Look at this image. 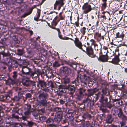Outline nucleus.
<instances>
[{
  "instance_id": "aec40b11",
  "label": "nucleus",
  "mask_w": 127,
  "mask_h": 127,
  "mask_svg": "<svg viewBox=\"0 0 127 127\" xmlns=\"http://www.w3.org/2000/svg\"><path fill=\"white\" fill-rule=\"evenodd\" d=\"M18 54L19 55H22L24 53V51L23 49H18L17 50Z\"/></svg>"
},
{
  "instance_id": "69168bd1",
  "label": "nucleus",
  "mask_w": 127,
  "mask_h": 127,
  "mask_svg": "<svg viewBox=\"0 0 127 127\" xmlns=\"http://www.w3.org/2000/svg\"><path fill=\"white\" fill-rule=\"evenodd\" d=\"M57 22H55V26H56L57 25Z\"/></svg>"
},
{
  "instance_id": "cd10ccee",
  "label": "nucleus",
  "mask_w": 127,
  "mask_h": 127,
  "mask_svg": "<svg viewBox=\"0 0 127 127\" xmlns=\"http://www.w3.org/2000/svg\"><path fill=\"white\" fill-rule=\"evenodd\" d=\"M17 73L16 71H14L13 72V75H12V77L13 78L15 79L17 77Z\"/></svg>"
},
{
  "instance_id": "5701e85b",
  "label": "nucleus",
  "mask_w": 127,
  "mask_h": 127,
  "mask_svg": "<svg viewBox=\"0 0 127 127\" xmlns=\"http://www.w3.org/2000/svg\"><path fill=\"white\" fill-rule=\"evenodd\" d=\"M20 99V97L19 96V95L15 96L13 100L14 101H17L19 100Z\"/></svg>"
},
{
  "instance_id": "423d86ee",
  "label": "nucleus",
  "mask_w": 127,
  "mask_h": 127,
  "mask_svg": "<svg viewBox=\"0 0 127 127\" xmlns=\"http://www.w3.org/2000/svg\"><path fill=\"white\" fill-rule=\"evenodd\" d=\"M114 119V118L111 115H108L106 118V123L108 124L112 123Z\"/></svg>"
},
{
  "instance_id": "4468645a",
  "label": "nucleus",
  "mask_w": 127,
  "mask_h": 127,
  "mask_svg": "<svg viewBox=\"0 0 127 127\" xmlns=\"http://www.w3.org/2000/svg\"><path fill=\"white\" fill-rule=\"evenodd\" d=\"M38 82L39 84L40 85V86L41 87L44 86H45L46 85L45 82L41 80H39L38 81Z\"/></svg>"
},
{
  "instance_id": "f03ea898",
  "label": "nucleus",
  "mask_w": 127,
  "mask_h": 127,
  "mask_svg": "<svg viewBox=\"0 0 127 127\" xmlns=\"http://www.w3.org/2000/svg\"><path fill=\"white\" fill-rule=\"evenodd\" d=\"M98 89L96 88H95L93 90L88 89V92L89 95H92L95 98H97L100 96V93L99 92H98L97 94H95V93L98 92Z\"/></svg>"
},
{
  "instance_id": "2eb2a0df",
  "label": "nucleus",
  "mask_w": 127,
  "mask_h": 127,
  "mask_svg": "<svg viewBox=\"0 0 127 127\" xmlns=\"http://www.w3.org/2000/svg\"><path fill=\"white\" fill-rule=\"evenodd\" d=\"M46 123L48 124H53L54 122L53 120L51 118H49L46 121Z\"/></svg>"
},
{
  "instance_id": "49530a36",
  "label": "nucleus",
  "mask_w": 127,
  "mask_h": 127,
  "mask_svg": "<svg viewBox=\"0 0 127 127\" xmlns=\"http://www.w3.org/2000/svg\"><path fill=\"white\" fill-rule=\"evenodd\" d=\"M43 90L44 91L47 92H49V90L48 89V88H46L43 89Z\"/></svg>"
},
{
  "instance_id": "3c124183",
  "label": "nucleus",
  "mask_w": 127,
  "mask_h": 127,
  "mask_svg": "<svg viewBox=\"0 0 127 127\" xmlns=\"http://www.w3.org/2000/svg\"><path fill=\"white\" fill-rule=\"evenodd\" d=\"M59 87V88L60 89H61V88L63 89L64 88V86H63L61 85H60Z\"/></svg>"
},
{
  "instance_id": "79ce46f5",
  "label": "nucleus",
  "mask_w": 127,
  "mask_h": 127,
  "mask_svg": "<svg viewBox=\"0 0 127 127\" xmlns=\"http://www.w3.org/2000/svg\"><path fill=\"white\" fill-rule=\"evenodd\" d=\"M40 37L39 36H38L37 38L34 37L33 38V39L34 40H35L36 41H39V39H40Z\"/></svg>"
},
{
  "instance_id": "c03bdc74",
  "label": "nucleus",
  "mask_w": 127,
  "mask_h": 127,
  "mask_svg": "<svg viewBox=\"0 0 127 127\" xmlns=\"http://www.w3.org/2000/svg\"><path fill=\"white\" fill-rule=\"evenodd\" d=\"M54 126L53 124H48V127H53Z\"/></svg>"
},
{
  "instance_id": "6e6552de",
  "label": "nucleus",
  "mask_w": 127,
  "mask_h": 127,
  "mask_svg": "<svg viewBox=\"0 0 127 127\" xmlns=\"http://www.w3.org/2000/svg\"><path fill=\"white\" fill-rule=\"evenodd\" d=\"M84 52L86 53L90 57H92V55L93 54V51L92 48H85V50L83 49L82 48H80Z\"/></svg>"
},
{
  "instance_id": "09e8293b",
  "label": "nucleus",
  "mask_w": 127,
  "mask_h": 127,
  "mask_svg": "<svg viewBox=\"0 0 127 127\" xmlns=\"http://www.w3.org/2000/svg\"><path fill=\"white\" fill-rule=\"evenodd\" d=\"M46 101H44V102H41V103L42 104V105L43 106H45L46 104Z\"/></svg>"
},
{
  "instance_id": "c9c22d12",
  "label": "nucleus",
  "mask_w": 127,
  "mask_h": 127,
  "mask_svg": "<svg viewBox=\"0 0 127 127\" xmlns=\"http://www.w3.org/2000/svg\"><path fill=\"white\" fill-rule=\"evenodd\" d=\"M33 124V123L32 122H30L28 123V125L29 126H32Z\"/></svg>"
},
{
  "instance_id": "58836bf2",
  "label": "nucleus",
  "mask_w": 127,
  "mask_h": 127,
  "mask_svg": "<svg viewBox=\"0 0 127 127\" xmlns=\"http://www.w3.org/2000/svg\"><path fill=\"white\" fill-rule=\"evenodd\" d=\"M46 119V117H41L40 118V119L41 120H42L44 121Z\"/></svg>"
},
{
  "instance_id": "ddd939ff",
  "label": "nucleus",
  "mask_w": 127,
  "mask_h": 127,
  "mask_svg": "<svg viewBox=\"0 0 127 127\" xmlns=\"http://www.w3.org/2000/svg\"><path fill=\"white\" fill-rule=\"evenodd\" d=\"M34 8V7H32V8L30 9L29 11L27 13H26L24 14L23 16V17H25L27 16L30 14L32 11L33 9Z\"/></svg>"
},
{
  "instance_id": "f3484780",
  "label": "nucleus",
  "mask_w": 127,
  "mask_h": 127,
  "mask_svg": "<svg viewBox=\"0 0 127 127\" xmlns=\"http://www.w3.org/2000/svg\"><path fill=\"white\" fill-rule=\"evenodd\" d=\"M103 3L101 4V9L102 10H103L107 6V4L106 2H103Z\"/></svg>"
},
{
  "instance_id": "c756f323",
  "label": "nucleus",
  "mask_w": 127,
  "mask_h": 127,
  "mask_svg": "<svg viewBox=\"0 0 127 127\" xmlns=\"http://www.w3.org/2000/svg\"><path fill=\"white\" fill-rule=\"evenodd\" d=\"M70 79L69 78L65 79L64 80V82L65 83H68L69 82Z\"/></svg>"
},
{
  "instance_id": "f704fd0d",
  "label": "nucleus",
  "mask_w": 127,
  "mask_h": 127,
  "mask_svg": "<svg viewBox=\"0 0 127 127\" xmlns=\"http://www.w3.org/2000/svg\"><path fill=\"white\" fill-rule=\"evenodd\" d=\"M12 118H14L16 119H18L19 117L17 115H16L14 114H13L12 115Z\"/></svg>"
},
{
  "instance_id": "1a4fd4ad",
  "label": "nucleus",
  "mask_w": 127,
  "mask_h": 127,
  "mask_svg": "<svg viewBox=\"0 0 127 127\" xmlns=\"http://www.w3.org/2000/svg\"><path fill=\"white\" fill-rule=\"evenodd\" d=\"M118 117L121 118L123 120H126L127 118L126 117L124 116L123 113L122 111V110L121 108H119L118 109Z\"/></svg>"
},
{
  "instance_id": "603ef678",
  "label": "nucleus",
  "mask_w": 127,
  "mask_h": 127,
  "mask_svg": "<svg viewBox=\"0 0 127 127\" xmlns=\"http://www.w3.org/2000/svg\"><path fill=\"white\" fill-rule=\"evenodd\" d=\"M55 30L58 31V33H61V32H60V30L59 29L56 28V29Z\"/></svg>"
},
{
  "instance_id": "39448f33",
  "label": "nucleus",
  "mask_w": 127,
  "mask_h": 127,
  "mask_svg": "<svg viewBox=\"0 0 127 127\" xmlns=\"http://www.w3.org/2000/svg\"><path fill=\"white\" fill-rule=\"evenodd\" d=\"M63 71L65 74L71 76H72L74 73L73 70L66 67H63Z\"/></svg>"
},
{
  "instance_id": "dca6fc26",
  "label": "nucleus",
  "mask_w": 127,
  "mask_h": 127,
  "mask_svg": "<svg viewBox=\"0 0 127 127\" xmlns=\"http://www.w3.org/2000/svg\"><path fill=\"white\" fill-rule=\"evenodd\" d=\"M86 91V90L83 89H80L79 93L81 95V97L79 98V99H81L82 98L81 96H83V93Z\"/></svg>"
},
{
  "instance_id": "774afa93",
  "label": "nucleus",
  "mask_w": 127,
  "mask_h": 127,
  "mask_svg": "<svg viewBox=\"0 0 127 127\" xmlns=\"http://www.w3.org/2000/svg\"><path fill=\"white\" fill-rule=\"evenodd\" d=\"M34 74V73H32V76H33Z\"/></svg>"
},
{
  "instance_id": "a19ab883",
  "label": "nucleus",
  "mask_w": 127,
  "mask_h": 127,
  "mask_svg": "<svg viewBox=\"0 0 127 127\" xmlns=\"http://www.w3.org/2000/svg\"><path fill=\"white\" fill-rule=\"evenodd\" d=\"M98 45L99 46H101V44L100 43H98V44H95L94 45V46L95 47H98ZM99 47V46H98V47Z\"/></svg>"
},
{
  "instance_id": "9d476101",
  "label": "nucleus",
  "mask_w": 127,
  "mask_h": 127,
  "mask_svg": "<svg viewBox=\"0 0 127 127\" xmlns=\"http://www.w3.org/2000/svg\"><path fill=\"white\" fill-rule=\"evenodd\" d=\"M62 118V115L61 114H57L55 115V119L56 121L58 123L61 121Z\"/></svg>"
},
{
  "instance_id": "e2e57ef3",
  "label": "nucleus",
  "mask_w": 127,
  "mask_h": 127,
  "mask_svg": "<svg viewBox=\"0 0 127 127\" xmlns=\"http://www.w3.org/2000/svg\"><path fill=\"white\" fill-rule=\"evenodd\" d=\"M17 125H19V126L18 127L17 126L16 127H21V126L20 124H18Z\"/></svg>"
},
{
  "instance_id": "bf43d9fd",
  "label": "nucleus",
  "mask_w": 127,
  "mask_h": 127,
  "mask_svg": "<svg viewBox=\"0 0 127 127\" xmlns=\"http://www.w3.org/2000/svg\"><path fill=\"white\" fill-rule=\"evenodd\" d=\"M41 111L43 113H44V110L43 109H42L41 110Z\"/></svg>"
},
{
  "instance_id": "f257e3e1",
  "label": "nucleus",
  "mask_w": 127,
  "mask_h": 127,
  "mask_svg": "<svg viewBox=\"0 0 127 127\" xmlns=\"http://www.w3.org/2000/svg\"><path fill=\"white\" fill-rule=\"evenodd\" d=\"M110 50L111 51H113L114 54L115 55L114 58L112 59L111 62L114 64H117L120 61L119 58V49L118 48H116L114 50V51H113V49H110Z\"/></svg>"
},
{
  "instance_id": "7ed1b4c3",
  "label": "nucleus",
  "mask_w": 127,
  "mask_h": 127,
  "mask_svg": "<svg viewBox=\"0 0 127 127\" xmlns=\"http://www.w3.org/2000/svg\"><path fill=\"white\" fill-rule=\"evenodd\" d=\"M82 9L83 13L85 14H87L92 10V8L90 5L87 3H85L82 6Z\"/></svg>"
},
{
  "instance_id": "412c9836",
  "label": "nucleus",
  "mask_w": 127,
  "mask_h": 127,
  "mask_svg": "<svg viewBox=\"0 0 127 127\" xmlns=\"http://www.w3.org/2000/svg\"><path fill=\"white\" fill-rule=\"evenodd\" d=\"M53 66L54 67H58L60 66V64L57 61H55L53 63Z\"/></svg>"
},
{
  "instance_id": "0eeeda50",
  "label": "nucleus",
  "mask_w": 127,
  "mask_h": 127,
  "mask_svg": "<svg viewBox=\"0 0 127 127\" xmlns=\"http://www.w3.org/2000/svg\"><path fill=\"white\" fill-rule=\"evenodd\" d=\"M71 40L74 41L75 44L76 46L79 48H82L83 45L81 42L79 41L78 39L77 38H75L74 40L72 39H70Z\"/></svg>"
},
{
  "instance_id": "5fc2aeb1",
  "label": "nucleus",
  "mask_w": 127,
  "mask_h": 127,
  "mask_svg": "<svg viewBox=\"0 0 127 127\" xmlns=\"http://www.w3.org/2000/svg\"><path fill=\"white\" fill-rule=\"evenodd\" d=\"M88 101H90V99H88V98H87L86 100H84V101L85 102H88Z\"/></svg>"
},
{
  "instance_id": "4d7b16f0",
  "label": "nucleus",
  "mask_w": 127,
  "mask_h": 127,
  "mask_svg": "<svg viewBox=\"0 0 127 127\" xmlns=\"http://www.w3.org/2000/svg\"><path fill=\"white\" fill-rule=\"evenodd\" d=\"M86 114H84L83 116V117L85 118V119L86 118Z\"/></svg>"
},
{
  "instance_id": "0e129e2a",
  "label": "nucleus",
  "mask_w": 127,
  "mask_h": 127,
  "mask_svg": "<svg viewBox=\"0 0 127 127\" xmlns=\"http://www.w3.org/2000/svg\"><path fill=\"white\" fill-rule=\"evenodd\" d=\"M101 17L103 18H104L105 17V15H102L101 16Z\"/></svg>"
},
{
  "instance_id": "473e14b6",
  "label": "nucleus",
  "mask_w": 127,
  "mask_h": 127,
  "mask_svg": "<svg viewBox=\"0 0 127 127\" xmlns=\"http://www.w3.org/2000/svg\"><path fill=\"white\" fill-rule=\"evenodd\" d=\"M28 118V116L25 115L24 116H22L21 117L23 120H26V119Z\"/></svg>"
},
{
  "instance_id": "052dcab7",
  "label": "nucleus",
  "mask_w": 127,
  "mask_h": 127,
  "mask_svg": "<svg viewBox=\"0 0 127 127\" xmlns=\"http://www.w3.org/2000/svg\"><path fill=\"white\" fill-rule=\"evenodd\" d=\"M51 28L53 29H56V28H55V27H51Z\"/></svg>"
},
{
  "instance_id": "8fccbe9b",
  "label": "nucleus",
  "mask_w": 127,
  "mask_h": 127,
  "mask_svg": "<svg viewBox=\"0 0 127 127\" xmlns=\"http://www.w3.org/2000/svg\"><path fill=\"white\" fill-rule=\"evenodd\" d=\"M3 123V120L2 119L0 118V124H1Z\"/></svg>"
},
{
  "instance_id": "6ab92c4d",
  "label": "nucleus",
  "mask_w": 127,
  "mask_h": 127,
  "mask_svg": "<svg viewBox=\"0 0 127 127\" xmlns=\"http://www.w3.org/2000/svg\"><path fill=\"white\" fill-rule=\"evenodd\" d=\"M61 33H58V35L59 37L61 39H63V40H68L69 39L68 37H65L64 38H63L62 37V35L60 34Z\"/></svg>"
},
{
  "instance_id": "a211bd4d",
  "label": "nucleus",
  "mask_w": 127,
  "mask_h": 127,
  "mask_svg": "<svg viewBox=\"0 0 127 127\" xmlns=\"http://www.w3.org/2000/svg\"><path fill=\"white\" fill-rule=\"evenodd\" d=\"M47 84L48 85H49L51 88H54L53 83L51 81H48Z\"/></svg>"
},
{
  "instance_id": "72a5a7b5",
  "label": "nucleus",
  "mask_w": 127,
  "mask_h": 127,
  "mask_svg": "<svg viewBox=\"0 0 127 127\" xmlns=\"http://www.w3.org/2000/svg\"><path fill=\"white\" fill-rule=\"evenodd\" d=\"M26 98H30L31 97L32 95L31 94L28 93L26 94Z\"/></svg>"
},
{
  "instance_id": "de8ad7c7",
  "label": "nucleus",
  "mask_w": 127,
  "mask_h": 127,
  "mask_svg": "<svg viewBox=\"0 0 127 127\" xmlns=\"http://www.w3.org/2000/svg\"><path fill=\"white\" fill-rule=\"evenodd\" d=\"M60 102L62 104H64V102L63 100H60Z\"/></svg>"
},
{
  "instance_id": "e433bc0d",
  "label": "nucleus",
  "mask_w": 127,
  "mask_h": 127,
  "mask_svg": "<svg viewBox=\"0 0 127 127\" xmlns=\"http://www.w3.org/2000/svg\"><path fill=\"white\" fill-rule=\"evenodd\" d=\"M13 1L16 2L17 3H20L23 0H13Z\"/></svg>"
},
{
  "instance_id": "7c9ffc66",
  "label": "nucleus",
  "mask_w": 127,
  "mask_h": 127,
  "mask_svg": "<svg viewBox=\"0 0 127 127\" xmlns=\"http://www.w3.org/2000/svg\"><path fill=\"white\" fill-rule=\"evenodd\" d=\"M70 92H69V94L71 95H72L73 93L74 92V90L73 89H70Z\"/></svg>"
},
{
  "instance_id": "ea45409f",
  "label": "nucleus",
  "mask_w": 127,
  "mask_h": 127,
  "mask_svg": "<svg viewBox=\"0 0 127 127\" xmlns=\"http://www.w3.org/2000/svg\"><path fill=\"white\" fill-rule=\"evenodd\" d=\"M59 15V16L60 18V19L61 20H64V17L61 15V13H60Z\"/></svg>"
},
{
  "instance_id": "338daca9",
  "label": "nucleus",
  "mask_w": 127,
  "mask_h": 127,
  "mask_svg": "<svg viewBox=\"0 0 127 127\" xmlns=\"http://www.w3.org/2000/svg\"><path fill=\"white\" fill-rule=\"evenodd\" d=\"M22 73H23V74H24L25 73V72L23 71V70H22Z\"/></svg>"
},
{
  "instance_id": "c85d7f7f",
  "label": "nucleus",
  "mask_w": 127,
  "mask_h": 127,
  "mask_svg": "<svg viewBox=\"0 0 127 127\" xmlns=\"http://www.w3.org/2000/svg\"><path fill=\"white\" fill-rule=\"evenodd\" d=\"M124 34H122L121 35H119L120 38V41H122L123 40V38L124 37Z\"/></svg>"
},
{
  "instance_id": "20e7f679",
  "label": "nucleus",
  "mask_w": 127,
  "mask_h": 127,
  "mask_svg": "<svg viewBox=\"0 0 127 127\" xmlns=\"http://www.w3.org/2000/svg\"><path fill=\"white\" fill-rule=\"evenodd\" d=\"M64 4L63 0H59L56 1L55 4H54V9H57V6H58V10H60L62 6Z\"/></svg>"
},
{
  "instance_id": "864d4df0",
  "label": "nucleus",
  "mask_w": 127,
  "mask_h": 127,
  "mask_svg": "<svg viewBox=\"0 0 127 127\" xmlns=\"http://www.w3.org/2000/svg\"><path fill=\"white\" fill-rule=\"evenodd\" d=\"M29 33H30L31 35H32L33 34L32 31H29Z\"/></svg>"
},
{
  "instance_id": "680f3d73",
  "label": "nucleus",
  "mask_w": 127,
  "mask_h": 127,
  "mask_svg": "<svg viewBox=\"0 0 127 127\" xmlns=\"http://www.w3.org/2000/svg\"><path fill=\"white\" fill-rule=\"evenodd\" d=\"M103 2H106L107 0H102Z\"/></svg>"
},
{
  "instance_id": "4c0bfd02",
  "label": "nucleus",
  "mask_w": 127,
  "mask_h": 127,
  "mask_svg": "<svg viewBox=\"0 0 127 127\" xmlns=\"http://www.w3.org/2000/svg\"><path fill=\"white\" fill-rule=\"evenodd\" d=\"M9 81L11 82V83L12 84H13L15 82V81L14 80H13L12 79H10L9 80Z\"/></svg>"
},
{
  "instance_id": "393cba45",
  "label": "nucleus",
  "mask_w": 127,
  "mask_h": 127,
  "mask_svg": "<svg viewBox=\"0 0 127 127\" xmlns=\"http://www.w3.org/2000/svg\"><path fill=\"white\" fill-rule=\"evenodd\" d=\"M107 91V90L106 89H102V92L103 94H100V95H106Z\"/></svg>"
},
{
  "instance_id": "a18cd8bd",
  "label": "nucleus",
  "mask_w": 127,
  "mask_h": 127,
  "mask_svg": "<svg viewBox=\"0 0 127 127\" xmlns=\"http://www.w3.org/2000/svg\"><path fill=\"white\" fill-rule=\"evenodd\" d=\"M116 37L115 38H120V37H119V33L118 32L116 34Z\"/></svg>"
},
{
  "instance_id": "9b49d317",
  "label": "nucleus",
  "mask_w": 127,
  "mask_h": 127,
  "mask_svg": "<svg viewBox=\"0 0 127 127\" xmlns=\"http://www.w3.org/2000/svg\"><path fill=\"white\" fill-rule=\"evenodd\" d=\"M108 56L106 55H102L100 57V60L102 62H106L107 60Z\"/></svg>"
},
{
  "instance_id": "13d9d810",
  "label": "nucleus",
  "mask_w": 127,
  "mask_h": 127,
  "mask_svg": "<svg viewBox=\"0 0 127 127\" xmlns=\"http://www.w3.org/2000/svg\"><path fill=\"white\" fill-rule=\"evenodd\" d=\"M75 23H76V26L77 27H78L79 26V24L77 22Z\"/></svg>"
},
{
  "instance_id": "37998d69",
  "label": "nucleus",
  "mask_w": 127,
  "mask_h": 127,
  "mask_svg": "<svg viewBox=\"0 0 127 127\" xmlns=\"http://www.w3.org/2000/svg\"><path fill=\"white\" fill-rule=\"evenodd\" d=\"M102 95V97L101 98L100 101L101 102L103 103V99L104 98V96L103 95Z\"/></svg>"
},
{
  "instance_id": "4be33fe9",
  "label": "nucleus",
  "mask_w": 127,
  "mask_h": 127,
  "mask_svg": "<svg viewBox=\"0 0 127 127\" xmlns=\"http://www.w3.org/2000/svg\"><path fill=\"white\" fill-rule=\"evenodd\" d=\"M32 112V111L30 110H28L26 111L24 113V114L25 115L28 116V115H29L30 114V113Z\"/></svg>"
},
{
  "instance_id": "f8f14e48",
  "label": "nucleus",
  "mask_w": 127,
  "mask_h": 127,
  "mask_svg": "<svg viewBox=\"0 0 127 127\" xmlns=\"http://www.w3.org/2000/svg\"><path fill=\"white\" fill-rule=\"evenodd\" d=\"M41 10L40 9H37V11L36 13V17L34 18L35 20L37 21L39 19L40 15Z\"/></svg>"
},
{
  "instance_id": "bb28decb",
  "label": "nucleus",
  "mask_w": 127,
  "mask_h": 127,
  "mask_svg": "<svg viewBox=\"0 0 127 127\" xmlns=\"http://www.w3.org/2000/svg\"><path fill=\"white\" fill-rule=\"evenodd\" d=\"M39 97L41 99H43V98H45V96L44 94L43 93L40 94L39 95Z\"/></svg>"
},
{
  "instance_id": "6e6d98bb",
  "label": "nucleus",
  "mask_w": 127,
  "mask_h": 127,
  "mask_svg": "<svg viewBox=\"0 0 127 127\" xmlns=\"http://www.w3.org/2000/svg\"><path fill=\"white\" fill-rule=\"evenodd\" d=\"M5 97V99H8V98H10V97L8 95H7V96H6Z\"/></svg>"
},
{
  "instance_id": "a878e982",
  "label": "nucleus",
  "mask_w": 127,
  "mask_h": 127,
  "mask_svg": "<svg viewBox=\"0 0 127 127\" xmlns=\"http://www.w3.org/2000/svg\"><path fill=\"white\" fill-rule=\"evenodd\" d=\"M86 28L85 27H83L81 30V32L83 34V35H84L85 33V30Z\"/></svg>"
},
{
  "instance_id": "2f4dec72",
  "label": "nucleus",
  "mask_w": 127,
  "mask_h": 127,
  "mask_svg": "<svg viewBox=\"0 0 127 127\" xmlns=\"http://www.w3.org/2000/svg\"><path fill=\"white\" fill-rule=\"evenodd\" d=\"M120 124H121V127H123L126 125V123L124 121H122L120 122Z\"/></svg>"
},
{
  "instance_id": "b1692460",
  "label": "nucleus",
  "mask_w": 127,
  "mask_h": 127,
  "mask_svg": "<svg viewBox=\"0 0 127 127\" xmlns=\"http://www.w3.org/2000/svg\"><path fill=\"white\" fill-rule=\"evenodd\" d=\"M13 39L14 40V42H16L17 43H18L19 42V41L17 40L16 36H13Z\"/></svg>"
}]
</instances>
